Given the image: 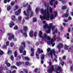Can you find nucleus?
Listing matches in <instances>:
<instances>
[{"label": "nucleus", "instance_id": "obj_38", "mask_svg": "<svg viewBox=\"0 0 73 73\" xmlns=\"http://www.w3.org/2000/svg\"><path fill=\"white\" fill-rule=\"evenodd\" d=\"M48 63L49 64L50 66H51V64H52V62L50 61L48 62Z\"/></svg>", "mask_w": 73, "mask_h": 73}, {"label": "nucleus", "instance_id": "obj_23", "mask_svg": "<svg viewBox=\"0 0 73 73\" xmlns=\"http://www.w3.org/2000/svg\"><path fill=\"white\" fill-rule=\"evenodd\" d=\"M18 19L20 22L21 21V19H22V17L19 16L18 17Z\"/></svg>", "mask_w": 73, "mask_h": 73}, {"label": "nucleus", "instance_id": "obj_64", "mask_svg": "<svg viewBox=\"0 0 73 73\" xmlns=\"http://www.w3.org/2000/svg\"><path fill=\"white\" fill-rule=\"evenodd\" d=\"M14 40L15 41H17V38H15L14 39Z\"/></svg>", "mask_w": 73, "mask_h": 73}, {"label": "nucleus", "instance_id": "obj_25", "mask_svg": "<svg viewBox=\"0 0 73 73\" xmlns=\"http://www.w3.org/2000/svg\"><path fill=\"white\" fill-rule=\"evenodd\" d=\"M19 6H16L14 8V11H16L17 9H18L19 8Z\"/></svg>", "mask_w": 73, "mask_h": 73}, {"label": "nucleus", "instance_id": "obj_11", "mask_svg": "<svg viewBox=\"0 0 73 73\" xmlns=\"http://www.w3.org/2000/svg\"><path fill=\"white\" fill-rule=\"evenodd\" d=\"M63 47V45H62V43H60L58 44V45L56 47L57 48H58V52H61V48H62Z\"/></svg>", "mask_w": 73, "mask_h": 73}, {"label": "nucleus", "instance_id": "obj_15", "mask_svg": "<svg viewBox=\"0 0 73 73\" xmlns=\"http://www.w3.org/2000/svg\"><path fill=\"white\" fill-rule=\"evenodd\" d=\"M21 9H18V12H15V15L17 16H18L20 13H21Z\"/></svg>", "mask_w": 73, "mask_h": 73}, {"label": "nucleus", "instance_id": "obj_34", "mask_svg": "<svg viewBox=\"0 0 73 73\" xmlns=\"http://www.w3.org/2000/svg\"><path fill=\"white\" fill-rule=\"evenodd\" d=\"M3 69L2 67H0V73H1L3 72Z\"/></svg>", "mask_w": 73, "mask_h": 73}, {"label": "nucleus", "instance_id": "obj_31", "mask_svg": "<svg viewBox=\"0 0 73 73\" xmlns=\"http://www.w3.org/2000/svg\"><path fill=\"white\" fill-rule=\"evenodd\" d=\"M62 8L63 10H64V9H65L66 8V6L65 5H64L63 6Z\"/></svg>", "mask_w": 73, "mask_h": 73}, {"label": "nucleus", "instance_id": "obj_19", "mask_svg": "<svg viewBox=\"0 0 73 73\" xmlns=\"http://www.w3.org/2000/svg\"><path fill=\"white\" fill-rule=\"evenodd\" d=\"M23 60H27V61H28L29 60H30V59L29 58H28V57H25L24 58H23Z\"/></svg>", "mask_w": 73, "mask_h": 73}, {"label": "nucleus", "instance_id": "obj_52", "mask_svg": "<svg viewBox=\"0 0 73 73\" xmlns=\"http://www.w3.org/2000/svg\"><path fill=\"white\" fill-rule=\"evenodd\" d=\"M16 72V71L15 70H13L12 72V73H15Z\"/></svg>", "mask_w": 73, "mask_h": 73}, {"label": "nucleus", "instance_id": "obj_35", "mask_svg": "<svg viewBox=\"0 0 73 73\" xmlns=\"http://www.w3.org/2000/svg\"><path fill=\"white\" fill-rule=\"evenodd\" d=\"M14 29L15 30H17L18 29V26L17 25L15 26L14 27Z\"/></svg>", "mask_w": 73, "mask_h": 73}, {"label": "nucleus", "instance_id": "obj_29", "mask_svg": "<svg viewBox=\"0 0 73 73\" xmlns=\"http://www.w3.org/2000/svg\"><path fill=\"white\" fill-rule=\"evenodd\" d=\"M22 64V63L21 62H17L16 64L17 66H19V65H21V64Z\"/></svg>", "mask_w": 73, "mask_h": 73}, {"label": "nucleus", "instance_id": "obj_49", "mask_svg": "<svg viewBox=\"0 0 73 73\" xmlns=\"http://www.w3.org/2000/svg\"><path fill=\"white\" fill-rule=\"evenodd\" d=\"M38 56V54H37L36 53V58H37V59H39V57Z\"/></svg>", "mask_w": 73, "mask_h": 73}, {"label": "nucleus", "instance_id": "obj_46", "mask_svg": "<svg viewBox=\"0 0 73 73\" xmlns=\"http://www.w3.org/2000/svg\"><path fill=\"white\" fill-rule=\"evenodd\" d=\"M9 42L8 41L6 42V45L7 46H9Z\"/></svg>", "mask_w": 73, "mask_h": 73}, {"label": "nucleus", "instance_id": "obj_14", "mask_svg": "<svg viewBox=\"0 0 73 73\" xmlns=\"http://www.w3.org/2000/svg\"><path fill=\"white\" fill-rule=\"evenodd\" d=\"M68 11H69V10L67 9V11L66 12V13L63 15H62V17H68V15H69V13H68Z\"/></svg>", "mask_w": 73, "mask_h": 73}, {"label": "nucleus", "instance_id": "obj_42", "mask_svg": "<svg viewBox=\"0 0 73 73\" xmlns=\"http://www.w3.org/2000/svg\"><path fill=\"white\" fill-rule=\"evenodd\" d=\"M24 72H25V73H28V71L27 69H23Z\"/></svg>", "mask_w": 73, "mask_h": 73}, {"label": "nucleus", "instance_id": "obj_60", "mask_svg": "<svg viewBox=\"0 0 73 73\" xmlns=\"http://www.w3.org/2000/svg\"><path fill=\"white\" fill-rule=\"evenodd\" d=\"M68 20H72V18L70 17H69L68 18Z\"/></svg>", "mask_w": 73, "mask_h": 73}, {"label": "nucleus", "instance_id": "obj_50", "mask_svg": "<svg viewBox=\"0 0 73 73\" xmlns=\"http://www.w3.org/2000/svg\"><path fill=\"white\" fill-rule=\"evenodd\" d=\"M31 50L32 52H34V50H34V49H33V48H31Z\"/></svg>", "mask_w": 73, "mask_h": 73}, {"label": "nucleus", "instance_id": "obj_10", "mask_svg": "<svg viewBox=\"0 0 73 73\" xmlns=\"http://www.w3.org/2000/svg\"><path fill=\"white\" fill-rule=\"evenodd\" d=\"M55 69L56 70V73H60V72H61L62 70L61 68V67L58 66V64H56L55 65Z\"/></svg>", "mask_w": 73, "mask_h": 73}, {"label": "nucleus", "instance_id": "obj_28", "mask_svg": "<svg viewBox=\"0 0 73 73\" xmlns=\"http://www.w3.org/2000/svg\"><path fill=\"white\" fill-rule=\"evenodd\" d=\"M11 19L13 20L14 21L15 20V15H13L11 17Z\"/></svg>", "mask_w": 73, "mask_h": 73}, {"label": "nucleus", "instance_id": "obj_56", "mask_svg": "<svg viewBox=\"0 0 73 73\" xmlns=\"http://www.w3.org/2000/svg\"><path fill=\"white\" fill-rule=\"evenodd\" d=\"M4 3L5 4H6V3H7V0H5L4 1Z\"/></svg>", "mask_w": 73, "mask_h": 73}, {"label": "nucleus", "instance_id": "obj_3", "mask_svg": "<svg viewBox=\"0 0 73 73\" xmlns=\"http://www.w3.org/2000/svg\"><path fill=\"white\" fill-rule=\"evenodd\" d=\"M44 28H48V30H46L45 32L46 33H50L51 31V29L53 31L55 29V26H53V23H50L49 24V26L47 23H45V25L44 26Z\"/></svg>", "mask_w": 73, "mask_h": 73}, {"label": "nucleus", "instance_id": "obj_57", "mask_svg": "<svg viewBox=\"0 0 73 73\" xmlns=\"http://www.w3.org/2000/svg\"><path fill=\"white\" fill-rule=\"evenodd\" d=\"M66 58V57L65 56H64L63 57V59L64 60H65Z\"/></svg>", "mask_w": 73, "mask_h": 73}, {"label": "nucleus", "instance_id": "obj_39", "mask_svg": "<svg viewBox=\"0 0 73 73\" xmlns=\"http://www.w3.org/2000/svg\"><path fill=\"white\" fill-rule=\"evenodd\" d=\"M8 53H12V51L11 50L10 48H8Z\"/></svg>", "mask_w": 73, "mask_h": 73}, {"label": "nucleus", "instance_id": "obj_1", "mask_svg": "<svg viewBox=\"0 0 73 73\" xmlns=\"http://www.w3.org/2000/svg\"><path fill=\"white\" fill-rule=\"evenodd\" d=\"M41 13L43 15L42 17V15H40V19L41 20H46L47 21L49 20L50 18V14L49 11V10L48 8L44 10V9H41Z\"/></svg>", "mask_w": 73, "mask_h": 73}, {"label": "nucleus", "instance_id": "obj_63", "mask_svg": "<svg viewBox=\"0 0 73 73\" xmlns=\"http://www.w3.org/2000/svg\"><path fill=\"white\" fill-rule=\"evenodd\" d=\"M6 45H4L3 46V48H6Z\"/></svg>", "mask_w": 73, "mask_h": 73}, {"label": "nucleus", "instance_id": "obj_61", "mask_svg": "<svg viewBox=\"0 0 73 73\" xmlns=\"http://www.w3.org/2000/svg\"><path fill=\"white\" fill-rule=\"evenodd\" d=\"M36 35H37V34H36V33H35L34 34V36H35V37H36Z\"/></svg>", "mask_w": 73, "mask_h": 73}, {"label": "nucleus", "instance_id": "obj_45", "mask_svg": "<svg viewBox=\"0 0 73 73\" xmlns=\"http://www.w3.org/2000/svg\"><path fill=\"white\" fill-rule=\"evenodd\" d=\"M34 52H32L31 54V56H34Z\"/></svg>", "mask_w": 73, "mask_h": 73}, {"label": "nucleus", "instance_id": "obj_40", "mask_svg": "<svg viewBox=\"0 0 73 73\" xmlns=\"http://www.w3.org/2000/svg\"><path fill=\"white\" fill-rule=\"evenodd\" d=\"M41 59L42 60H44V55H42V56L41 58Z\"/></svg>", "mask_w": 73, "mask_h": 73}, {"label": "nucleus", "instance_id": "obj_16", "mask_svg": "<svg viewBox=\"0 0 73 73\" xmlns=\"http://www.w3.org/2000/svg\"><path fill=\"white\" fill-rule=\"evenodd\" d=\"M33 31L31 30L29 33V36L31 37H33Z\"/></svg>", "mask_w": 73, "mask_h": 73}, {"label": "nucleus", "instance_id": "obj_8", "mask_svg": "<svg viewBox=\"0 0 73 73\" xmlns=\"http://www.w3.org/2000/svg\"><path fill=\"white\" fill-rule=\"evenodd\" d=\"M42 32L41 31H40L38 34L39 37H40V38H42V41H46V37H47V35H46V34L45 33L44 34L43 36H42Z\"/></svg>", "mask_w": 73, "mask_h": 73}, {"label": "nucleus", "instance_id": "obj_55", "mask_svg": "<svg viewBox=\"0 0 73 73\" xmlns=\"http://www.w3.org/2000/svg\"><path fill=\"white\" fill-rule=\"evenodd\" d=\"M37 70H38V69L37 68H36L35 70V72H36V73L37 72Z\"/></svg>", "mask_w": 73, "mask_h": 73}, {"label": "nucleus", "instance_id": "obj_6", "mask_svg": "<svg viewBox=\"0 0 73 73\" xmlns=\"http://www.w3.org/2000/svg\"><path fill=\"white\" fill-rule=\"evenodd\" d=\"M23 29L25 31V33H23V31L22 30L18 31V32L19 33H23V35L25 36V37H28V35H27V32L26 31L28 30V27H27L26 26H25L23 27Z\"/></svg>", "mask_w": 73, "mask_h": 73}, {"label": "nucleus", "instance_id": "obj_59", "mask_svg": "<svg viewBox=\"0 0 73 73\" xmlns=\"http://www.w3.org/2000/svg\"><path fill=\"white\" fill-rule=\"evenodd\" d=\"M18 58H19V60H20L21 59V56H18Z\"/></svg>", "mask_w": 73, "mask_h": 73}, {"label": "nucleus", "instance_id": "obj_13", "mask_svg": "<svg viewBox=\"0 0 73 73\" xmlns=\"http://www.w3.org/2000/svg\"><path fill=\"white\" fill-rule=\"evenodd\" d=\"M52 71H54V66H51V69H50L47 70V72H48V73H52Z\"/></svg>", "mask_w": 73, "mask_h": 73}, {"label": "nucleus", "instance_id": "obj_18", "mask_svg": "<svg viewBox=\"0 0 73 73\" xmlns=\"http://www.w3.org/2000/svg\"><path fill=\"white\" fill-rule=\"evenodd\" d=\"M37 52H38L39 53H43V50H40V48H38L37 49Z\"/></svg>", "mask_w": 73, "mask_h": 73}, {"label": "nucleus", "instance_id": "obj_41", "mask_svg": "<svg viewBox=\"0 0 73 73\" xmlns=\"http://www.w3.org/2000/svg\"><path fill=\"white\" fill-rule=\"evenodd\" d=\"M10 58L11 59V60H12V61H13V55H11V58Z\"/></svg>", "mask_w": 73, "mask_h": 73}, {"label": "nucleus", "instance_id": "obj_51", "mask_svg": "<svg viewBox=\"0 0 73 73\" xmlns=\"http://www.w3.org/2000/svg\"><path fill=\"white\" fill-rule=\"evenodd\" d=\"M15 4V2H12L11 3V5H13Z\"/></svg>", "mask_w": 73, "mask_h": 73}, {"label": "nucleus", "instance_id": "obj_5", "mask_svg": "<svg viewBox=\"0 0 73 73\" xmlns=\"http://www.w3.org/2000/svg\"><path fill=\"white\" fill-rule=\"evenodd\" d=\"M49 51H50V52L48 54L49 56H50L51 57H52V56H53V55L55 56V57L56 58H57V55H55V51L54 50V49H53L52 50H51V49L50 48H48L47 49V52H49Z\"/></svg>", "mask_w": 73, "mask_h": 73}, {"label": "nucleus", "instance_id": "obj_17", "mask_svg": "<svg viewBox=\"0 0 73 73\" xmlns=\"http://www.w3.org/2000/svg\"><path fill=\"white\" fill-rule=\"evenodd\" d=\"M15 24L13 23V22L12 21H11V23H10L9 24V27L10 28H12L13 26Z\"/></svg>", "mask_w": 73, "mask_h": 73}, {"label": "nucleus", "instance_id": "obj_24", "mask_svg": "<svg viewBox=\"0 0 73 73\" xmlns=\"http://www.w3.org/2000/svg\"><path fill=\"white\" fill-rule=\"evenodd\" d=\"M11 69L12 70H13V69H17V68L15 66H11Z\"/></svg>", "mask_w": 73, "mask_h": 73}, {"label": "nucleus", "instance_id": "obj_9", "mask_svg": "<svg viewBox=\"0 0 73 73\" xmlns=\"http://www.w3.org/2000/svg\"><path fill=\"white\" fill-rule=\"evenodd\" d=\"M54 15L53 13H51L50 15V19L51 21L53 20V19H54L56 17V16H57V12L56 11H54Z\"/></svg>", "mask_w": 73, "mask_h": 73}, {"label": "nucleus", "instance_id": "obj_44", "mask_svg": "<svg viewBox=\"0 0 73 73\" xmlns=\"http://www.w3.org/2000/svg\"><path fill=\"white\" fill-rule=\"evenodd\" d=\"M53 10V9H52V7H50V13H52V10Z\"/></svg>", "mask_w": 73, "mask_h": 73}, {"label": "nucleus", "instance_id": "obj_53", "mask_svg": "<svg viewBox=\"0 0 73 73\" xmlns=\"http://www.w3.org/2000/svg\"><path fill=\"white\" fill-rule=\"evenodd\" d=\"M13 45H14L13 43V42L11 43L10 44L11 46V47H12V46H13Z\"/></svg>", "mask_w": 73, "mask_h": 73}, {"label": "nucleus", "instance_id": "obj_58", "mask_svg": "<svg viewBox=\"0 0 73 73\" xmlns=\"http://www.w3.org/2000/svg\"><path fill=\"white\" fill-rule=\"evenodd\" d=\"M70 69L71 70V71H72L73 70V67H71L70 68Z\"/></svg>", "mask_w": 73, "mask_h": 73}, {"label": "nucleus", "instance_id": "obj_26", "mask_svg": "<svg viewBox=\"0 0 73 73\" xmlns=\"http://www.w3.org/2000/svg\"><path fill=\"white\" fill-rule=\"evenodd\" d=\"M28 5V3H27L26 4L25 3H24L23 4V6L24 7H27Z\"/></svg>", "mask_w": 73, "mask_h": 73}, {"label": "nucleus", "instance_id": "obj_7", "mask_svg": "<svg viewBox=\"0 0 73 73\" xmlns=\"http://www.w3.org/2000/svg\"><path fill=\"white\" fill-rule=\"evenodd\" d=\"M22 44L23 45L24 47L21 46L19 48L20 52V53L23 52V55H26V51L25 50H24V49L25 47V43H22Z\"/></svg>", "mask_w": 73, "mask_h": 73}, {"label": "nucleus", "instance_id": "obj_36", "mask_svg": "<svg viewBox=\"0 0 73 73\" xmlns=\"http://www.w3.org/2000/svg\"><path fill=\"white\" fill-rule=\"evenodd\" d=\"M17 51H15V52H14V54L15 57H16L17 56Z\"/></svg>", "mask_w": 73, "mask_h": 73}, {"label": "nucleus", "instance_id": "obj_27", "mask_svg": "<svg viewBox=\"0 0 73 73\" xmlns=\"http://www.w3.org/2000/svg\"><path fill=\"white\" fill-rule=\"evenodd\" d=\"M6 64L7 67H10L11 66V64L9 63H6Z\"/></svg>", "mask_w": 73, "mask_h": 73}, {"label": "nucleus", "instance_id": "obj_33", "mask_svg": "<svg viewBox=\"0 0 73 73\" xmlns=\"http://www.w3.org/2000/svg\"><path fill=\"white\" fill-rule=\"evenodd\" d=\"M63 25H64V26L65 27H67V26L68 25V24H66V23H63Z\"/></svg>", "mask_w": 73, "mask_h": 73}, {"label": "nucleus", "instance_id": "obj_47", "mask_svg": "<svg viewBox=\"0 0 73 73\" xmlns=\"http://www.w3.org/2000/svg\"><path fill=\"white\" fill-rule=\"evenodd\" d=\"M64 22H65L66 23H67V22H68V20L67 19H64Z\"/></svg>", "mask_w": 73, "mask_h": 73}, {"label": "nucleus", "instance_id": "obj_12", "mask_svg": "<svg viewBox=\"0 0 73 73\" xmlns=\"http://www.w3.org/2000/svg\"><path fill=\"white\" fill-rule=\"evenodd\" d=\"M7 35L8 36H10L11 37H9L8 38V40H11L12 39H13L15 37V36H14V35H12V34H11L10 33H8L7 34Z\"/></svg>", "mask_w": 73, "mask_h": 73}, {"label": "nucleus", "instance_id": "obj_30", "mask_svg": "<svg viewBox=\"0 0 73 73\" xmlns=\"http://www.w3.org/2000/svg\"><path fill=\"white\" fill-rule=\"evenodd\" d=\"M64 46H65L64 49H67L68 48H69V46H67L66 44H65Z\"/></svg>", "mask_w": 73, "mask_h": 73}, {"label": "nucleus", "instance_id": "obj_62", "mask_svg": "<svg viewBox=\"0 0 73 73\" xmlns=\"http://www.w3.org/2000/svg\"><path fill=\"white\" fill-rule=\"evenodd\" d=\"M19 72L20 73H24V72H23V71H20V70H19Z\"/></svg>", "mask_w": 73, "mask_h": 73}, {"label": "nucleus", "instance_id": "obj_22", "mask_svg": "<svg viewBox=\"0 0 73 73\" xmlns=\"http://www.w3.org/2000/svg\"><path fill=\"white\" fill-rule=\"evenodd\" d=\"M40 10V8H36L35 9V11L36 13H38V11Z\"/></svg>", "mask_w": 73, "mask_h": 73}, {"label": "nucleus", "instance_id": "obj_32", "mask_svg": "<svg viewBox=\"0 0 73 73\" xmlns=\"http://www.w3.org/2000/svg\"><path fill=\"white\" fill-rule=\"evenodd\" d=\"M3 53H4V52H3V51L1 50L0 49V55H2Z\"/></svg>", "mask_w": 73, "mask_h": 73}, {"label": "nucleus", "instance_id": "obj_54", "mask_svg": "<svg viewBox=\"0 0 73 73\" xmlns=\"http://www.w3.org/2000/svg\"><path fill=\"white\" fill-rule=\"evenodd\" d=\"M62 60H61V62H62L61 65H63L64 64V62H62Z\"/></svg>", "mask_w": 73, "mask_h": 73}, {"label": "nucleus", "instance_id": "obj_43", "mask_svg": "<svg viewBox=\"0 0 73 73\" xmlns=\"http://www.w3.org/2000/svg\"><path fill=\"white\" fill-rule=\"evenodd\" d=\"M37 21V19L36 18L33 19V22H36Z\"/></svg>", "mask_w": 73, "mask_h": 73}, {"label": "nucleus", "instance_id": "obj_2", "mask_svg": "<svg viewBox=\"0 0 73 73\" xmlns=\"http://www.w3.org/2000/svg\"><path fill=\"white\" fill-rule=\"evenodd\" d=\"M57 33V29H56L55 31L53 32L52 34L53 35V37L50 40V37L49 36H47V40L48 41V42H47L48 45H50V44L52 45V46H54L55 45V43H54V41L56 40V35H54V34Z\"/></svg>", "mask_w": 73, "mask_h": 73}, {"label": "nucleus", "instance_id": "obj_4", "mask_svg": "<svg viewBox=\"0 0 73 73\" xmlns=\"http://www.w3.org/2000/svg\"><path fill=\"white\" fill-rule=\"evenodd\" d=\"M31 10H32L31 7L30 5H29V6L28 9L27 10V13H26V11H24V15L27 16V17L25 18V19L26 20H28L29 19L28 17H31L32 16H33V12L31 11V15H30L29 14V12H30V11H31Z\"/></svg>", "mask_w": 73, "mask_h": 73}, {"label": "nucleus", "instance_id": "obj_20", "mask_svg": "<svg viewBox=\"0 0 73 73\" xmlns=\"http://www.w3.org/2000/svg\"><path fill=\"white\" fill-rule=\"evenodd\" d=\"M55 0H51V1L50 2V4L52 6L53 5V2Z\"/></svg>", "mask_w": 73, "mask_h": 73}, {"label": "nucleus", "instance_id": "obj_48", "mask_svg": "<svg viewBox=\"0 0 73 73\" xmlns=\"http://www.w3.org/2000/svg\"><path fill=\"white\" fill-rule=\"evenodd\" d=\"M29 62H26L25 63V64L26 65H29Z\"/></svg>", "mask_w": 73, "mask_h": 73}, {"label": "nucleus", "instance_id": "obj_21", "mask_svg": "<svg viewBox=\"0 0 73 73\" xmlns=\"http://www.w3.org/2000/svg\"><path fill=\"white\" fill-rule=\"evenodd\" d=\"M11 8L12 7L11 6H9L7 7V10L8 11H9L11 9Z\"/></svg>", "mask_w": 73, "mask_h": 73}, {"label": "nucleus", "instance_id": "obj_37", "mask_svg": "<svg viewBox=\"0 0 73 73\" xmlns=\"http://www.w3.org/2000/svg\"><path fill=\"white\" fill-rule=\"evenodd\" d=\"M69 35V33H68L66 35V37H67V39H69V37L68 36Z\"/></svg>", "mask_w": 73, "mask_h": 73}]
</instances>
